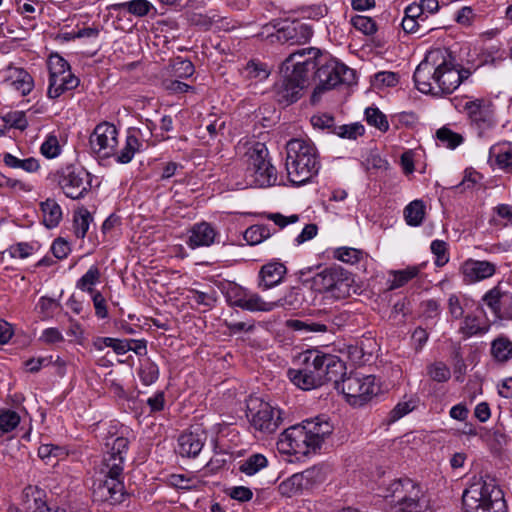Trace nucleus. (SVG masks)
I'll return each mask as SVG.
<instances>
[{"label":"nucleus","mask_w":512,"mask_h":512,"mask_svg":"<svg viewBox=\"0 0 512 512\" xmlns=\"http://www.w3.org/2000/svg\"><path fill=\"white\" fill-rule=\"evenodd\" d=\"M355 78V71L353 69L322 53L318 58L315 70H312L308 76L309 86L312 83L315 84L311 101L313 103L317 102L323 92L333 89L338 84H353Z\"/></svg>","instance_id":"obj_4"},{"label":"nucleus","mask_w":512,"mask_h":512,"mask_svg":"<svg viewBox=\"0 0 512 512\" xmlns=\"http://www.w3.org/2000/svg\"><path fill=\"white\" fill-rule=\"evenodd\" d=\"M93 500L108 506H116L123 503L128 494L125 490L123 479L115 477H102L94 484Z\"/></svg>","instance_id":"obj_12"},{"label":"nucleus","mask_w":512,"mask_h":512,"mask_svg":"<svg viewBox=\"0 0 512 512\" xmlns=\"http://www.w3.org/2000/svg\"><path fill=\"white\" fill-rule=\"evenodd\" d=\"M311 124L314 128H319L321 130H327L330 133L334 134V130L336 129L334 117L329 114H319L311 117Z\"/></svg>","instance_id":"obj_62"},{"label":"nucleus","mask_w":512,"mask_h":512,"mask_svg":"<svg viewBox=\"0 0 512 512\" xmlns=\"http://www.w3.org/2000/svg\"><path fill=\"white\" fill-rule=\"evenodd\" d=\"M58 185L71 199H80L91 187V175L82 167L67 166L58 176Z\"/></svg>","instance_id":"obj_10"},{"label":"nucleus","mask_w":512,"mask_h":512,"mask_svg":"<svg viewBox=\"0 0 512 512\" xmlns=\"http://www.w3.org/2000/svg\"><path fill=\"white\" fill-rule=\"evenodd\" d=\"M351 24L365 35H373L377 31L375 21L367 16L356 15L351 18Z\"/></svg>","instance_id":"obj_57"},{"label":"nucleus","mask_w":512,"mask_h":512,"mask_svg":"<svg viewBox=\"0 0 512 512\" xmlns=\"http://www.w3.org/2000/svg\"><path fill=\"white\" fill-rule=\"evenodd\" d=\"M1 75L3 83L22 96L28 95L34 88L32 76L23 68L9 65L1 71Z\"/></svg>","instance_id":"obj_19"},{"label":"nucleus","mask_w":512,"mask_h":512,"mask_svg":"<svg viewBox=\"0 0 512 512\" xmlns=\"http://www.w3.org/2000/svg\"><path fill=\"white\" fill-rule=\"evenodd\" d=\"M315 297L310 296L308 290L301 287H292L284 297L275 301L276 307H285L290 309H300L304 306L314 304Z\"/></svg>","instance_id":"obj_22"},{"label":"nucleus","mask_w":512,"mask_h":512,"mask_svg":"<svg viewBox=\"0 0 512 512\" xmlns=\"http://www.w3.org/2000/svg\"><path fill=\"white\" fill-rule=\"evenodd\" d=\"M346 370L345 363L332 354L308 350L303 354L302 367L289 369L291 382L302 390H311L327 382L337 381Z\"/></svg>","instance_id":"obj_2"},{"label":"nucleus","mask_w":512,"mask_h":512,"mask_svg":"<svg viewBox=\"0 0 512 512\" xmlns=\"http://www.w3.org/2000/svg\"><path fill=\"white\" fill-rule=\"evenodd\" d=\"M286 170L294 185L309 182L320 170L318 152L314 144L305 139L294 138L286 144Z\"/></svg>","instance_id":"obj_3"},{"label":"nucleus","mask_w":512,"mask_h":512,"mask_svg":"<svg viewBox=\"0 0 512 512\" xmlns=\"http://www.w3.org/2000/svg\"><path fill=\"white\" fill-rule=\"evenodd\" d=\"M462 505L465 512H506V502L500 490L490 489L478 481L464 490Z\"/></svg>","instance_id":"obj_6"},{"label":"nucleus","mask_w":512,"mask_h":512,"mask_svg":"<svg viewBox=\"0 0 512 512\" xmlns=\"http://www.w3.org/2000/svg\"><path fill=\"white\" fill-rule=\"evenodd\" d=\"M489 159L507 171H512V146L509 143L493 145L489 151Z\"/></svg>","instance_id":"obj_28"},{"label":"nucleus","mask_w":512,"mask_h":512,"mask_svg":"<svg viewBox=\"0 0 512 512\" xmlns=\"http://www.w3.org/2000/svg\"><path fill=\"white\" fill-rule=\"evenodd\" d=\"M35 250V245L33 243L20 242L14 245H11L8 249V252L13 258L25 259L33 254Z\"/></svg>","instance_id":"obj_63"},{"label":"nucleus","mask_w":512,"mask_h":512,"mask_svg":"<svg viewBox=\"0 0 512 512\" xmlns=\"http://www.w3.org/2000/svg\"><path fill=\"white\" fill-rule=\"evenodd\" d=\"M310 283L308 293L314 296V292L330 293L336 299L344 298L350 292V273L341 267L333 266L325 268L314 275L311 280H305L304 284Z\"/></svg>","instance_id":"obj_8"},{"label":"nucleus","mask_w":512,"mask_h":512,"mask_svg":"<svg viewBox=\"0 0 512 512\" xmlns=\"http://www.w3.org/2000/svg\"><path fill=\"white\" fill-rule=\"evenodd\" d=\"M118 131L108 122L98 124L90 135L89 144L91 150L102 158H108L115 154L118 145Z\"/></svg>","instance_id":"obj_14"},{"label":"nucleus","mask_w":512,"mask_h":512,"mask_svg":"<svg viewBox=\"0 0 512 512\" xmlns=\"http://www.w3.org/2000/svg\"><path fill=\"white\" fill-rule=\"evenodd\" d=\"M138 375L141 382L144 385L149 386L157 381L159 377V368L155 363L148 360L141 364Z\"/></svg>","instance_id":"obj_52"},{"label":"nucleus","mask_w":512,"mask_h":512,"mask_svg":"<svg viewBox=\"0 0 512 512\" xmlns=\"http://www.w3.org/2000/svg\"><path fill=\"white\" fill-rule=\"evenodd\" d=\"M334 386L346 397L347 402L352 406H363L380 391L374 375H361L352 373L345 376V373L334 381Z\"/></svg>","instance_id":"obj_7"},{"label":"nucleus","mask_w":512,"mask_h":512,"mask_svg":"<svg viewBox=\"0 0 512 512\" xmlns=\"http://www.w3.org/2000/svg\"><path fill=\"white\" fill-rule=\"evenodd\" d=\"M79 83V79L73 73L49 77L47 95L51 99H56L64 92L77 88Z\"/></svg>","instance_id":"obj_25"},{"label":"nucleus","mask_w":512,"mask_h":512,"mask_svg":"<svg viewBox=\"0 0 512 512\" xmlns=\"http://www.w3.org/2000/svg\"><path fill=\"white\" fill-rule=\"evenodd\" d=\"M461 271L466 282L475 283L493 276L496 266L489 261L469 259L462 264Z\"/></svg>","instance_id":"obj_21"},{"label":"nucleus","mask_w":512,"mask_h":512,"mask_svg":"<svg viewBox=\"0 0 512 512\" xmlns=\"http://www.w3.org/2000/svg\"><path fill=\"white\" fill-rule=\"evenodd\" d=\"M302 426L307 432L310 445H312L313 452L320 449L325 441L332 435L334 425L330 418L326 415H319L311 419H306L302 422Z\"/></svg>","instance_id":"obj_18"},{"label":"nucleus","mask_w":512,"mask_h":512,"mask_svg":"<svg viewBox=\"0 0 512 512\" xmlns=\"http://www.w3.org/2000/svg\"><path fill=\"white\" fill-rule=\"evenodd\" d=\"M322 52L318 48H302L292 52L283 62L282 70H287L298 77L308 78L317 66L318 58Z\"/></svg>","instance_id":"obj_13"},{"label":"nucleus","mask_w":512,"mask_h":512,"mask_svg":"<svg viewBox=\"0 0 512 512\" xmlns=\"http://www.w3.org/2000/svg\"><path fill=\"white\" fill-rule=\"evenodd\" d=\"M246 157L245 181L247 186L265 188L275 185L277 170L271 163L265 144L257 142L246 152Z\"/></svg>","instance_id":"obj_5"},{"label":"nucleus","mask_w":512,"mask_h":512,"mask_svg":"<svg viewBox=\"0 0 512 512\" xmlns=\"http://www.w3.org/2000/svg\"><path fill=\"white\" fill-rule=\"evenodd\" d=\"M152 8L153 5L148 0H131L111 5V9L114 11L126 10L137 17L146 16Z\"/></svg>","instance_id":"obj_32"},{"label":"nucleus","mask_w":512,"mask_h":512,"mask_svg":"<svg viewBox=\"0 0 512 512\" xmlns=\"http://www.w3.org/2000/svg\"><path fill=\"white\" fill-rule=\"evenodd\" d=\"M418 404V399L410 398L399 402L389 413V422L393 423L412 412Z\"/></svg>","instance_id":"obj_51"},{"label":"nucleus","mask_w":512,"mask_h":512,"mask_svg":"<svg viewBox=\"0 0 512 512\" xmlns=\"http://www.w3.org/2000/svg\"><path fill=\"white\" fill-rule=\"evenodd\" d=\"M206 438L205 431L199 427L182 433L178 438V453L182 457L195 458L201 452Z\"/></svg>","instance_id":"obj_20"},{"label":"nucleus","mask_w":512,"mask_h":512,"mask_svg":"<svg viewBox=\"0 0 512 512\" xmlns=\"http://www.w3.org/2000/svg\"><path fill=\"white\" fill-rule=\"evenodd\" d=\"M20 422L18 413L12 410H4L0 413V434L14 430Z\"/></svg>","instance_id":"obj_55"},{"label":"nucleus","mask_w":512,"mask_h":512,"mask_svg":"<svg viewBox=\"0 0 512 512\" xmlns=\"http://www.w3.org/2000/svg\"><path fill=\"white\" fill-rule=\"evenodd\" d=\"M40 208L43 216V224L48 229L55 228L62 220V209L60 205L51 198L41 202Z\"/></svg>","instance_id":"obj_27"},{"label":"nucleus","mask_w":512,"mask_h":512,"mask_svg":"<svg viewBox=\"0 0 512 512\" xmlns=\"http://www.w3.org/2000/svg\"><path fill=\"white\" fill-rule=\"evenodd\" d=\"M425 204L422 200L416 199L410 202L404 209L406 223L410 226H419L425 217Z\"/></svg>","instance_id":"obj_33"},{"label":"nucleus","mask_w":512,"mask_h":512,"mask_svg":"<svg viewBox=\"0 0 512 512\" xmlns=\"http://www.w3.org/2000/svg\"><path fill=\"white\" fill-rule=\"evenodd\" d=\"M248 290L242 288L236 283H228L224 288L226 301L230 306L242 308L247 296Z\"/></svg>","instance_id":"obj_41"},{"label":"nucleus","mask_w":512,"mask_h":512,"mask_svg":"<svg viewBox=\"0 0 512 512\" xmlns=\"http://www.w3.org/2000/svg\"><path fill=\"white\" fill-rule=\"evenodd\" d=\"M469 68L455 64L451 55L441 50L430 51L417 66L413 79L422 93L451 94L471 76Z\"/></svg>","instance_id":"obj_1"},{"label":"nucleus","mask_w":512,"mask_h":512,"mask_svg":"<svg viewBox=\"0 0 512 512\" xmlns=\"http://www.w3.org/2000/svg\"><path fill=\"white\" fill-rule=\"evenodd\" d=\"M49 77L72 73L69 63L59 54H51L48 58Z\"/></svg>","instance_id":"obj_46"},{"label":"nucleus","mask_w":512,"mask_h":512,"mask_svg":"<svg viewBox=\"0 0 512 512\" xmlns=\"http://www.w3.org/2000/svg\"><path fill=\"white\" fill-rule=\"evenodd\" d=\"M245 77L262 81L268 78L270 70L265 63L257 60H250L244 68Z\"/></svg>","instance_id":"obj_44"},{"label":"nucleus","mask_w":512,"mask_h":512,"mask_svg":"<svg viewBox=\"0 0 512 512\" xmlns=\"http://www.w3.org/2000/svg\"><path fill=\"white\" fill-rule=\"evenodd\" d=\"M436 136L439 141L446 144V146L451 149L456 148L463 141V138L460 134L455 133L446 127L440 128L436 132Z\"/></svg>","instance_id":"obj_58"},{"label":"nucleus","mask_w":512,"mask_h":512,"mask_svg":"<svg viewBox=\"0 0 512 512\" xmlns=\"http://www.w3.org/2000/svg\"><path fill=\"white\" fill-rule=\"evenodd\" d=\"M490 352L496 362L507 363L512 359V341L501 335L491 342Z\"/></svg>","instance_id":"obj_29"},{"label":"nucleus","mask_w":512,"mask_h":512,"mask_svg":"<svg viewBox=\"0 0 512 512\" xmlns=\"http://www.w3.org/2000/svg\"><path fill=\"white\" fill-rule=\"evenodd\" d=\"M141 148L142 143L138 137L135 134L129 132L126 137L124 147L120 150L119 154H117V162L122 164L129 163L133 159L135 153L139 152Z\"/></svg>","instance_id":"obj_34"},{"label":"nucleus","mask_w":512,"mask_h":512,"mask_svg":"<svg viewBox=\"0 0 512 512\" xmlns=\"http://www.w3.org/2000/svg\"><path fill=\"white\" fill-rule=\"evenodd\" d=\"M105 445L109 449V452L125 457L128 450L129 440L123 436L111 435L107 437Z\"/></svg>","instance_id":"obj_56"},{"label":"nucleus","mask_w":512,"mask_h":512,"mask_svg":"<svg viewBox=\"0 0 512 512\" xmlns=\"http://www.w3.org/2000/svg\"><path fill=\"white\" fill-rule=\"evenodd\" d=\"M298 474L306 490H309L313 488L316 484L323 482L325 478L323 469L318 466L310 467Z\"/></svg>","instance_id":"obj_45"},{"label":"nucleus","mask_w":512,"mask_h":512,"mask_svg":"<svg viewBox=\"0 0 512 512\" xmlns=\"http://www.w3.org/2000/svg\"><path fill=\"white\" fill-rule=\"evenodd\" d=\"M130 344L131 342H129L128 339L122 340L111 337H100L94 342L96 349L102 350L104 346L110 347L118 355H122L130 351Z\"/></svg>","instance_id":"obj_38"},{"label":"nucleus","mask_w":512,"mask_h":512,"mask_svg":"<svg viewBox=\"0 0 512 512\" xmlns=\"http://www.w3.org/2000/svg\"><path fill=\"white\" fill-rule=\"evenodd\" d=\"M364 126L360 123H352L349 125L337 126L334 130V134L341 138L356 139L357 137L364 134Z\"/></svg>","instance_id":"obj_59"},{"label":"nucleus","mask_w":512,"mask_h":512,"mask_svg":"<svg viewBox=\"0 0 512 512\" xmlns=\"http://www.w3.org/2000/svg\"><path fill=\"white\" fill-rule=\"evenodd\" d=\"M100 270L97 266H91L88 271L77 281L76 287L90 294L95 293L93 286L100 281Z\"/></svg>","instance_id":"obj_43"},{"label":"nucleus","mask_w":512,"mask_h":512,"mask_svg":"<svg viewBox=\"0 0 512 512\" xmlns=\"http://www.w3.org/2000/svg\"><path fill=\"white\" fill-rule=\"evenodd\" d=\"M393 498L397 504L393 512H423L428 501L424 497L421 488L411 479H399L392 485Z\"/></svg>","instance_id":"obj_9"},{"label":"nucleus","mask_w":512,"mask_h":512,"mask_svg":"<svg viewBox=\"0 0 512 512\" xmlns=\"http://www.w3.org/2000/svg\"><path fill=\"white\" fill-rule=\"evenodd\" d=\"M216 232L207 222L195 224L190 229V236L187 244L194 249L201 246H210L214 243Z\"/></svg>","instance_id":"obj_24"},{"label":"nucleus","mask_w":512,"mask_h":512,"mask_svg":"<svg viewBox=\"0 0 512 512\" xmlns=\"http://www.w3.org/2000/svg\"><path fill=\"white\" fill-rule=\"evenodd\" d=\"M489 330V326H481L479 324V319L473 315H467L464 317L461 326L459 328V332L465 337L470 338L474 335H483L487 333Z\"/></svg>","instance_id":"obj_35"},{"label":"nucleus","mask_w":512,"mask_h":512,"mask_svg":"<svg viewBox=\"0 0 512 512\" xmlns=\"http://www.w3.org/2000/svg\"><path fill=\"white\" fill-rule=\"evenodd\" d=\"M286 272V266L278 261H272L263 265L259 272V286L267 290L278 285L283 280Z\"/></svg>","instance_id":"obj_23"},{"label":"nucleus","mask_w":512,"mask_h":512,"mask_svg":"<svg viewBox=\"0 0 512 512\" xmlns=\"http://www.w3.org/2000/svg\"><path fill=\"white\" fill-rule=\"evenodd\" d=\"M242 309L251 312H270L273 309H275V301L266 302L262 299L260 295L248 291Z\"/></svg>","instance_id":"obj_37"},{"label":"nucleus","mask_w":512,"mask_h":512,"mask_svg":"<svg viewBox=\"0 0 512 512\" xmlns=\"http://www.w3.org/2000/svg\"><path fill=\"white\" fill-rule=\"evenodd\" d=\"M251 425L265 434L274 433L282 422L281 411L267 402L261 401L257 407L249 408Z\"/></svg>","instance_id":"obj_16"},{"label":"nucleus","mask_w":512,"mask_h":512,"mask_svg":"<svg viewBox=\"0 0 512 512\" xmlns=\"http://www.w3.org/2000/svg\"><path fill=\"white\" fill-rule=\"evenodd\" d=\"M277 447L280 452L285 454L305 456L313 452L302 424L291 426L281 433Z\"/></svg>","instance_id":"obj_15"},{"label":"nucleus","mask_w":512,"mask_h":512,"mask_svg":"<svg viewBox=\"0 0 512 512\" xmlns=\"http://www.w3.org/2000/svg\"><path fill=\"white\" fill-rule=\"evenodd\" d=\"M267 459L262 454H253L248 457L240 466V471L246 475H254L267 466Z\"/></svg>","instance_id":"obj_48"},{"label":"nucleus","mask_w":512,"mask_h":512,"mask_svg":"<svg viewBox=\"0 0 512 512\" xmlns=\"http://www.w3.org/2000/svg\"><path fill=\"white\" fill-rule=\"evenodd\" d=\"M270 228L263 224L252 225L244 232V239L250 245H257L271 236Z\"/></svg>","instance_id":"obj_39"},{"label":"nucleus","mask_w":512,"mask_h":512,"mask_svg":"<svg viewBox=\"0 0 512 512\" xmlns=\"http://www.w3.org/2000/svg\"><path fill=\"white\" fill-rule=\"evenodd\" d=\"M283 76L274 84L273 93L277 102L285 105L292 104L300 99L306 89L308 78L298 77L287 70H282Z\"/></svg>","instance_id":"obj_11"},{"label":"nucleus","mask_w":512,"mask_h":512,"mask_svg":"<svg viewBox=\"0 0 512 512\" xmlns=\"http://www.w3.org/2000/svg\"><path fill=\"white\" fill-rule=\"evenodd\" d=\"M216 15L209 16L198 12H193L188 16V22L190 25L198 27L201 30H208L212 24L217 21Z\"/></svg>","instance_id":"obj_60"},{"label":"nucleus","mask_w":512,"mask_h":512,"mask_svg":"<svg viewBox=\"0 0 512 512\" xmlns=\"http://www.w3.org/2000/svg\"><path fill=\"white\" fill-rule=\"evenodd\" d=\"M91 221L92 216L87 209L81 208L77 212H75L73 219V227L74 233L77 238L83 239L86 236Z\"/></svg>","instance_id":"obj_42"},{"label":"nucleus","mask_w":512,"mask_h":512,"mask_svg":"<svg viewBox=\"0 0 512 512\" xmlns=\"http://www.w3.org/2000/svg\"><path fill=\"white\" fill-rule=\"evenodd\" d=\"M0 122L2 123L0 131H2L6 125L20 130H24L28 126L25 113L22 111L12 112L7 114L5 117H0Z\"/></svg>","instance_id":"obj_53"},{"label":"nucleus","mask_w":512,"mask_h":512,"mask_svg":"<svg viewBox=\"0 0 512 512\" xmlns=\"http://www.w3.org/2000/svg\"><path fill=\"white\" fill-rule=\"evenodd\" d=\"M365 119L371 126L378 128L381 131L389 129V123L386 116L376 107H368L365 110Z\"/></svg>","instance_id":"obj_49"},{"label":"nucleus","mask_w":512,"mask_h":512,"mask_svg":"<svg viewBox=\"0 0 512 512\" xmlns=\"http://www.w3.org/2000/svg\"><path fill=\"white\" fill-rule=\"evenodd\" d=\"M420 273L418 266H408L402 270H392L389 274L393 277L388 280V290H395L406 285L409 281L416 278Z\"/></svg>","instance_id":"obj_31"},{"label":"nucleus","mask_w":512,"mask_h":512,"mask_svg":"<svg viewBox=\"0 0 512 512\" xmlns=\"http://www.w3.org/2000/svg\"><path fill=\"white\" fill-rule=\"evenodd\" d=\"M334 255L335 258L344 263L354 264L359 261L361 252L354 248L341 247L335 251Z\"/></svg>","instance_id":"obj_64"},{"label":"nucleus","mask_w":512,"mask_h":512,"mask_svg":"<svg viewBox=\"0 0 512 512\" xmlns=\"http://www.w3.org/2000/svg\"><path fill=\"white\" fill-rule=\"evenodd\" d=\"M306 490L298 473L293 474L288 479L282 481L278 486V491L282 496L292 497Z\"/></svg>","instance_id":"obj_40"},{"label":"nucleus","mask_w":512,"mask_h":512,"mask_svg":"<svg viewBox=\"0 0 512 512\" xmlns=\"http://www.w3.org/2000/svg\"><path fill=\"white\" fill-rule=\"evenodd\" d=\"M313 35L312 28L302 22H287L275 33L268 35L270 41L290 45L306 43Z\"/></svg>","instance_id":"obj_17"},{"label":"nucleus","mask_w":512,"mask_h":512,"mask_svg":"<svg viewBox=\"0 0 512 512\" xmlns=\"http://www.w3.org/2000/svg\"><path fill=\"white\" fill-rule=\"evenodd\" d=\"M169 486L182 490H194L199 487V481L194 477H187L183 474H171L167 477Z\"/></svg>","instance_id":"obj_47"},{"label":"nucleus","mask_w":512,"mask_h":512,"mask_svg":"<svg viewBox=\"0 0 512 512\" xmlns=\"http://www.w3.org/2000/svg\"><path fill=\"white\" fill-rule=\"evenodd\" d=\"M124 460V456L107 451L100 466V475L123 479Z\"/></svg>","instance_id":"obj_26"},{"label":"nucleus","mask_w":512,"mask_h":512,"mask_svg":"<svg viewBox=\"0 0 512 512\" xmlns=\"http://www.w3.org/2000/svg\"><path fill=\"white\" fill-rule=\"evenodd\" d=\"M506 294L496 286L489 290L482 298L483 302L492 310L496 316L501 313V300Z\"/></svg>","instance_id":"obj_50"},{"label":"nucleus","mask_w":512,"mask_h":512,"mask_svg":"<svg viewBox=\"0 0 512 512\" xmlns=\"http://www.w3.org/2000/svg\"><path fill=\"white\" fill-rule=\"evenodd\" d=\"M431 251L436 256L435 264L438 267L444 266L449 261L447 254V243L442 240H434L431 243Z\"/></svg>","instance_id":"obj_61"},{"label":"nucleus","mask_w":512,"mask_h":512,"mask_svg":"<svg viewBox=\"0 0 512 512\" xmlns=\"http://www.w3.org/2000/svg\"><path fill=\"white\" fill-rule=\"evenodd\" d=\"M4 164L11 169H22L27 173H35L40 169L39 160L34 157L18 158L11 153L2 154Z\"/></svg>","instance_id":"obj_30"},{"label":"nucleus","mask_w":512,"mask_h":512,"mask_svg":"<svg viewBox=\"0 0 512 512\" xmlns=\"http://www.w3.org/2000/svg\"><path fill=\"white\" fill-rule=\"evenodd\" d=\"M430 378L436 382H446L451 377L449 367L443 362H435L427 367Z\"/></svg>","instance_id":"obj_54"},{"label":"nucleus","mask_w":512,"mask_h":512,"mask_svg":"<svg viewBox=\"0 0 512 512\" xmlns=\"http://www.w3.org/2000/svg\"><path fill=\"white\" fill-rule=\"evenodd\" d=\"M169 70L170 74L176 78H189L195 72L193 63L181 57H176L171 60Z\"/></svg>","instance_id":"obj_36"}]
</instances>
